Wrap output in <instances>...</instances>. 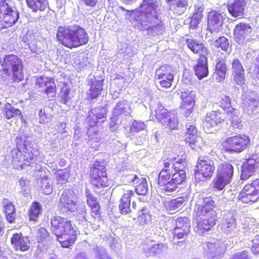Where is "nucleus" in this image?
Here are the masks:
<instances>
[{
    "label": "nucleus",
    "mask_w": 259,
    "mask_h": 259,
    "mask_svg": "<svg viewBox=\"0 0 259 259\" xmlns=\"http://www.w3.org/2000/svg\"><path fill=\"white\" fill-rule=\"evenodd\" d=\"M158 5L152 0H143L139 7L132 11L137 14L135 20L142 26H147V34L152 36L162 34L164 24L157 15Z\"/></svg>",
    "instance_id": "f257e3e1"
},
{
    "label": "nucleus",
    "mask_w": 259,
    "mask_h": 259,
    "mask_svg": "<svg viewBox=\"0 0 259 259\" xmlns=\"http://www.w3.org/2000/svg\"><path fill=\"white\" fill-rule=\"evenodd\" d=\"M175 160L169 157L162 159L163 167L158 175L157 184L164 192H173L186 179L185 170L176 166Z\"/></svg>",
    "instance_id": "f03ea898"
},
{
    "label": "nucleus",
    "mask_w": 259,
    "mask_h": 259,
    "mask_svg": "<svg viewBox=\"0 0 259 259\" xmlns=\"http://www.w3.org/2000/svg\"><path fill=\"white\" fill-rule=\"evenodd\" d=\"M50 230L61 247L69 248L77 239V231L72 221L60 215H54L50 220Z\"/></svg>",
    "instance_id": "7ed1b4c3"
},
{
    "label": "nucleus",
    "mask_w": 259,
    "mask_h": 259,
    "mask_svg": "<svg viewBox=\"0 0 259 259\" xmlns=\"http://www.w3.org/2000/svg\"><path fill=\"white\" fill-rule=\"evenodd\" d=\"M56 39L64 47L73 49L88 44L89 35L85 29L80 26H61L58 28Z\"/></svg>",
    "instance_id": "20e7f679"
},
{
    "label": "nucleus",
    "mask_w": 259,
    "mask_h": 259,
    "mask_svg": "<svg viewBox=\"0 0 259 259\" xmlns=\"http://www.w3.org/2000/svg\"><path fill=\"white\" fill-rule=\"evenodd\" d=\"M0 80L5 81L11 76L13 82H19L23 80V64L22 60L14 54L4 56L0 62Z\"/></svg>",
    "instance_id": "39448f33"
},
{
    "label": "nucleus",
    "mask_w": 259,
    "mask_h": 259,
    "mask_svg": "<svg viewBox=\"0 0 259 259\" xmlns=\"http://www.w3.org/2000/svg\"><path fill=\"white\" fill-rule=\"evenodd\" d=\"M152 120H156L163 127L171 132L179 128V119L177 110H168L161 103L157 104L150 113Z\"/></svg>",
    "instance_id": "423d86ee"
},
{
    "label": "nucleus",
    "mask_w": 259,
    "mask_h": 259,
    "mask_svg": "<svg viewBox=\"0 0 259 259\" xmlns=\"http://www.w3.org/2000/svg\"><path fill=\"white\" fill-rule=\"evenodd\" d=\"M90 178L91 184L98 189L104 188L109 186L105 165L96 160L90 167Z\"/></svg>",
    "instance_id": "0eeeda50"
},
{
    "label": "nucleus",
    "mask_w": 259,
    "mask_h": 259,
    "mask_svg": "<svg viewBox=\"0 0 259 259\" xmlns=\"http://www.w3.org/2000/svg\"><path fill=\"white\" fill-rule=\"evenodd\" d=\"M234 174V167L228 162L220 164L217 168L216 176L212 181L213 187L222 190L230 184Z\"/></svg>",
    "instance_id": "6e6552de"
},
{
    "label": "nucleus",
    "mask_w": 259,
    "mask_h": 259,
    "mask_svg": "<svg viewBox=\"0 0 259 259\" xmlns=\"http://www.w3.org/2000/svg\"><path fill=\"white\" fill-rule=\"evenodd\" d=\"M11 157L12 164L15 169H23L30 165L34 154L27 149L26 145L23 144L22 146L17 145L16 148L11 150Z\"/></svg>",
    "instance_id": "1a4fd4ad"
},
{
    "label": "nucleus",
    "mask_w": 259,
    "mask_h": 259,
    "mask_svg": "<svg viewBox=\"0 0 259 259\" xmlns=\"http://www.w3.org/2000/svg\"><path fill=\"white\" fill-rule=\"evenodd\" d=\"M19 17V12L13 10L6 0L0 1V30L13 26Z\"/></svg>",
    "instance_id": "9d476101"
},
{
    "label": "nucleus",
    "mask_w": 259,
    "mask_h": 259,
    "mask_svg": "<svg viewBox=\"0 0 259 259\" xmlns=\"http://www.w3.org/2000/svg\"><path fill=\"white\" fill-rule=\"evenodd\" d=\"M249 137L244 134H239L227 137L223 142L225 151L240 153L250 145Z\"/></svg>",
    "instance_id": "9b49d317"
},
{
    "label": "nucleus",
    "mask_w": 259,
    "mask_h": 259,
    "mask_svg": "<svg viewBox=\"0 0 259 259\" xmlns=\"http://www.w3.org/2000/svg\"><path fill=\"white\" fill-rule=\"evenodd\" d=\"M78 197L73 189H65L62 193L58 202L61 210L73 212L77 210Z\"/></svg>",
    "instance_id": "f8f14e48"
},
{
    "label": "nucleus",
    "mask_w": 259,
    "mask_h": 259,
    "mask_svg": "<svg viewBox=\"0 0 259 259\" xmlns=\"http://www.w3.org/2000/svg\"><path fill=\"white\" fill-rule=\"evenodd\" d=\"M238 199L243 203L250 204L259 199V178L243 187L239 193Z\"/></svg>",
    "instance_id": "ddd939ff"
},
{
    "label": "nucleus",
    "mask_w": 259,
    "mask_h": 259,
    "mask_svg": "<svg viewBox=\"0 0 259 259\" xmlns=\"http://www.w3.org/2000/svg\"><path fill=\"white\" fill-rule=\"evenodd\" d=\"M215 207V202L211 196L200 197L195 205L194 212L196 218L205 215H218Z\"/></svg>",
    "instance_id": "4468645a"
},
{
    "label": "nucleus",
    "mask_w": 259,
    "mask_h": 259,
    "mask_svg": "<svg viewBox=\"0 0 259 259\" xmlns=\"http://www.w3.org/2000/svg\"><path fill=\"white\" fill-rule=\"evenodd\" d=\"M219 106L230 116L232 127L238 129L242 127L241 120L238 115V111L237 109L232 107L231 100L229 97L227 96L222 97L219 102Z\"/></svg>",
    "instance_id": "2eb2a0df"
},
{
    "label": "nucleus",
    "mask_w": 259,
    "mask_h": 259,
    "mask_svg": "<svg viewBox=\"0 0 259 259\" xmlns=\"http://www.w3.org/2000/svg\"><path fill=\"white\" fill-rule=\"evenodd\" d=\"M35 84L38 88L44 89L43 92L49 100H52L55 98L57 88L54 77L45 75L38 76L36 79Z\"/></svg>",
    "instance_id": "dca6fc26"
},
{
    "label": "nucleus",
    "mask_w": 259,
    "mask_h": 259,
    "mask_svg": "<svg viewBox=\"0 0 259 259\" xmlns=\"http://www.w3.org/2000/svg\"><path fill=\"white\" fill-rule=\"evenodd\" d=\"M155 77L159 80V83L162 88H170L174 80L172 67L166 64L160 66L155 71Z\"/></svg>",
    "instance_id": "f3484780"
},
{
    "label": "nucleus",
    "mask_w": 259,
    "mask_h": 259,
    "mask_svg": "<svg viewBox=\"0 0 259 259\" xmlns=\"http://www.w3.org/2000/svg\"><path fill=\"white\" fill-rule=\"evenodd\" d=\"M215 166L213 161L207 158L200 157L198 159L195 170L196 179L199 175L206 180L210 179L213 175Z\"/></svg>",
    "instance_id": "a211bd4d"
},
{
    "label": "nucleus",
    "mask_w": 259,
    "mask_h": 259,
    "mask_svg": "<svg viewBox=\"0 0 259 259\" xmlns=\"http://www.w3.org/2000/svg\"><path fill=\"white\" fill-rule=\"evenodd\" d=\"M218 215H205L196 218V226L195 231L200 235H203L210 230L216 224Z\"/></svg>",
    "instance_id": "6ab92c4d"
},
{
    "label": "nucleus",
    "mask_w": 259,
    "mask_h": 259,
    "mask_svg": "<svg viewBox=\"0 0 259 259\" xmlns=\"http://www.w3.org/2000/svg\"><path fill=\"white\" fill-rule=\"evenodd\" d=\"M108 110L105 106H97L91 109L88 112L86 121L89 127L97 126L100 120L103 122L106 119Z\"/></svg>",
    "instance_id": "aec40b11"
},
{
    "label": "nucleus",
    "mask_w": 259,
    "mask_h": 259,
    "mask_svg": "<svg viewBox=\"0 0 259 259\" xmlns=\"http://www.w3.org/2000/svg\"><path fill=\"white\" fill-rule=\"evenodd\" d=\"M11 245L16 251H27L30 249V241L29 237L22 233H15L10 238Z\"/></svg>",
    "instance_id": "412c9836"
},
{
    "label": "nucleus",
    "mask_w": 259,
    "mask_h": 259,
    "mask_svg": "<svg viewBox=\"0 0 259 259\" xmlns=\"http://www.w3.org/2000/svg\"><path fill=\"white\" fill-rule=\"evenodd\" d=\"M224 23L223 16L215 11H210L207 15V30L210 33H217L222 29Z\"/></svg>",
    "instance_id": "4be33fe9"
},
{
    "label": "nucleus",
    "mask_w": 259,
    "mask_h": 259,
    "mask_svg": "<svg viewBox=\"0 0 259 259\" xmlns=\"http://www.w3.org/2000/svg\"><path fill=\"white\" fill-rule=\"evenodd\" d=\"M167 245L163 243L154 244L152 240L148 239L142 243L143 251L147 256L157 255L163 253L167 249Z\"/></svg>",
    "instance_id": "5701e85b"
},
{
    "label": "nucleus",
    "mask_w": 259,
    "mask_h": 259,
    "mask_svg": "<svg viewBox=\"0 0 259 259\" xmlns=\"http://www.w3.org/2000/svg\"><path fill=\"white\" fill-rule=\"evenodd\" d=\"M190 222L187 217H179L176 220L174 235L178 239H182L190 232Z\"/></svg>",
    "instance_id": "b1692460"
},
{
    "label": "nucleus",
    "mask_w": 259,
    "mask_h": 259,
    "mask_svg": "<svg viewBox=\"0 0 259 259\" xmlns=\"http://www.w3.org/2000/svg\"><path fill=\"white\" fill-rule=\"evenodd\" d=\"M207 253L209 259H221L226 251V247L220 241L206 242Z\"/></svg>",
    "instance_id": "393cba45"
},
{
    "label": "nucleus",
    "mask_w": 259,
    "mask_h": 259,
    "mask_svg": "<svg viewBox=\"0 0 259 259\" xmlns=\"http://www.w3.org/2000/svg\"><path fill=\"white\" fill-rule=\"evenodd\" d=\"M248 0H234L227 6L230 15L237 18H242L244 16L247 8Z\"/></svg>",
    "instance_id": "a878e982"
},
{
    "label": "nucleus",
    "mask_w": 259,
    "mask_h": 259,
    "mask_svg": "<svg viewBox=\"0 0 259 259\" xmlns=\"http://www.w3.org/2000/svg\"><path fill=\"white\" fill-rule=\"evenodd\" d=\"M225 119L223 113L220 111H211L206 113L203 123L207 128L213 127L223 122Z\"/></svg>",
    "instance_id": "bb28decb"
},
{
    "label": "nucleus",
    "mask_w": 259,
    "mask_h": 259,
    "mask_svg": "<svg viewBox=\"0 0 259 259\" xmlns=\"http://www.w3.org/2000/svg\"><path fill=\"white\" fill-rule=\"evenodd\" d=\"M251 31V27L248 24L240 22L237 24L233 31L234 39L238 44L244 41Z\"/></svg>",
    "instance_id": "cd10ccee"
},
{
    "label": "nucleus",
    "mask_w": 259,
    "mask_h": 259,
    "mask_svg": "<svg viewBox=\"0 0 259 259\" xmlns=\"http://www.w3.org/2000/svg\"><path fill=\"white\" fill-rule=\"evenodd\" d=\"M123 193L120 199L119 209L122 214H126L131 213V198L134 196L135 192L133 190L123 189Z\"/></svg>",
    "instance_id": "c85d7f7f"
},
{
    "label": "nucleus",
    "mask_w": 259,
    "mask_h": 259,
    "mask_svg": "<svg viewBox=\"0 0 259 259\" xmlns=\"http://www.w3.org/2000/svg\"><path fill=\"white\" fill-rule=\"evenodd\" d=\"M185 41L187 47L193 53L198 54L199 56L207 57L208 50L203 42L193 38H186Z\"/></svg>",
    "instance_id": "c756f323"
},
{
    "label": "nucleus",
    "mask_w": 259,
    "mask_h": 259,
    "mask_svg": "<svg viewBox=\"0 0 259 259\" xmlns=\"http://www.w3.org/2000/svg\"><path fill=\"white\" fill-rule=\"evenodd\" d=\"M3 212L5 214V219L10 224L15 222L16 218V208L13 203L8 198L2 200Z\"/></svg>",
    "instance_id": "7c9ffc66"
},
{
    "label": "nucleus",
    "mask_w": 259,
    "mask_h": 259,
    "mask_svg": "<svg viewBox=\"0 0 259 259\" xmlns=\"http://www.w3.org/2000/svg\"><path fill=\"white\" fill-rule=\"evenodd\" d=\"M232 73L234 80L237 84H241L244 80V70L238 58H234L231 63Z\"/></svg>",
    "instance_id": "2f4dec72"
},
{
    "label": "nucleus",
    "mask_w": 259,
    "mask_h": 259,
    "mask_svg": "<svg viewBox=\"0 0 259 259\" xmlns=\"http://www.w3.org/2000/svg\"><path fill=\"white\" fill-rule=\"evenodd\" d=\"M198 132L195 124L186 125V131L184 135V141L190 146L196 145L198 142Z\"/></svg>",
    "instance_id": "473e14b6"
},
{
    "label": "nucleus",
    "mask_w": 259,
    "mask_h": 259,
    "mask_svg": "<svg viewBox=\"0 0 259 259\" xmlns=\"http://www.w3.org/2000/svg\"><path fill=\"white\" fill-rule=\"evenodd\" d=\"M194 69L199 79L207 76L208 74L207 57L199 56Z\"/></svg>",
    "instance_id": "72a5a7b5"
},
{
    "label": "nucleus",
    "mask_w": 259,
    "mask_h": 259,
    "mask_svg": "<svg viewBox=\"0 0 259 259\" xmlns=\"http://www.w3.org/2000/svg\"><path fill=\"white\" fill-rule=\"evenodd\" d=\"M225 58H218L216 60V64L214 72V76L218 82L223 81L226 76L227 64Z\"/></svg>",
    "instance_id": "f704fd0d"
},
{
    "label": "nucleus",
    "mask_w": 259,
    "mask_h": 259,
    "mask_svg": "<svg viewBox=\"0 0 259 259\" xmlns=\"http://www.w3.org/2000/svg\"><path fill=\"white\" fill-rule=\"evenodd\" d=\"M203 11L204 7L202 5L194 6V10L190 17L189 26L190 28L195 29L198 27L203 18Z\"/></svg>",
    "instance_id": "c9c22d12"
},
{
    "label": "nucleus",
    "mask_w": 259,
    "mask_h": 259,
    "mask_svg": "<svg viewBox=\"0 0 259 259\" xmlns=\"http://www.w3.org/2000/svg\"><path fill=\"white\" fill-rule=\"evenodd\" d=\"M42 210V206L39 202L37 201H33L27 211V217L29 221L34 223L37 222L40 215L41 214Z\"/></svg>",
    "instance_id": "e433bc0d"
},
{
    "label": "nucleus",
    "mask_w": 259,
    "mask_h": 259,
    "mask_svg": "<svg viewBox=\"0 0 259 259\" xmlns=\"http://www.w3.org/2000/svg\"><path fill=\"white\" fill-rule=\"evenodd\" d=\"M104 79H94L91 82V87L88 93L90 99H95L100 96L103 88Z\"/></svg>",
    "instance_id": "4c0bfd02"
},
{
    "label": "nucleus",
    "mask_w": 259,
    "mask_h": 259,
    "mask_svg": "<svg viewBox=\"0 0 259 259\" xmlns=\"http://www.w3.org/2000/svg\"><path fill=\"white\" fill-rule=\"evenodd\" d=\"M132 182L137 181L136 185L135 186V191L138 195H145L148 191V188L147 181L145 178L142 177H138L136 175L133 176V179L131 180Z\"/></svg>",
    "instance_id": "58836bf2"
},
{
    "label": "nucleus",
    "mask_w": 259,
    "mask_h": 259,
    "mask_svg": "<svg viewBox=\"0 0 259 259\" xmlns=\"http://www.w3.org/2000/svg\"><path fill=\"white\" fill-rule=\"evenodd\" d=\"M131 112V108L128 102L122 100L118 102L113 110V114L116 116H127Z\"/></svg>",
    "instance_id": "ea45409f"
},
{
    "label": "nucleus",
    "mask_w": 259,
    "mask_h": 259,
    "mask_svg": "<svg viewBox=\"0 0 259 259\" xmlns=\"http://www.w3.org/2000/svg\"><path fill=\"white\" fill-rule=\"evenodd\" d=\"M28 7L34 12L44 11L49 7L48 0H26Z\"/></svg>",
    "instance_id": "a19ab883"
},
{
    "label": "nucleus",
    "mask_w": 259,
    "mask_h": 259,
    "mask_svg": "<svg viewBox=\"0 0 259 259\" xmlns=\"http://www.w3.org/2000/svg\"><path fill=\"white\" fill-rule=\"evenodd\" d=\"M2 112L5 117L7 119L22 116L21 111L13 107L10 103H6L2 109Z\"/></svg>",
    "instance_id": "79ce46f5"
},
{
    "label": "nucleus",
    "mask_w": 259,
    "mask_h": 259,
    "mask_svg": "<svg viewBox=\"0 0 259 259\" xmlns=\"http://www.w3.org/2000/svg\"><path fill=\"white\" fill-rule=\"evenodd\" d=\"M71 88L69 84L66 82L62 83V87L60 89L59 97L60 102L64 104H67L71 99Z\"/></svg>",
    "instance_id": "37998d69"
},
{
    "label": "nucleus",
    "mask_w": 259,
    "mask_h": 259,
    "mask_svg": "<svg viewBox=\"0 0 259 259\" xmlns=\"http://www.w3.org/2000/svg\"><path fill=\"white\" fill-rule=\"evenodd\" d=\"M132 207L134 209H138L137 214V219L144 220V223H145V217L147 214V207L142 205V202L140 201L137 203L133 201L132 203Z\"/></svg>",
    "instance_id": "c03bdc74"
},
{
    "label": "nucleus",
    "mask_w": 259,
    "mask_h": 259,
    "mask_svg": "<svg viewBox=\"0 0 259 259\" xmlns=\"http://www.w3.org/2000/svg\"><path fill=\"white\" fill-rule=\"evenodd\" d=\"M214 46L218 49H221L222 51L227 52L230 50L231 47L229 40L224 36H220L214 41Z\"/></svg>",
    "instance_id": "a18cd8bd"
},
{
    "label": "nucleus",
    "mask_w": 259,
    "mask_h": 259,
    "mask_svg": "<svg viewBox=\"0 0 259 259\" xmlns=\"http://www.w3.org/2000/svg\"><path fill=\"white\" fill-rule=\"evenodd\" d=\"M236 226V221L232 215L227 216L222 224V228L225 232H230Z\"/></svg>",
    "instance_id": "49530a36"
},
{
    "label": "nucleus",
    "mask_w": 259,
    "mask_h": 259,
    "mask_svg": "<svg viewBox=\"0 0 259 259\" xmlns=\"http://www.w3.org/2000/svg\"><path fill=\"white\" fill-rule=\"evenodd\" d=\"M40 188L43 194L50 195L53 191V186L50 183L47 176H44L40 179Z\"/></svg>",
    "instance_id": "de8ad7c7"
},
{
    "label": "nucleus",
    "mask_w": 259,
    "mask_h": 259,
    "mask_svg": "<svg viewBox=\"0 0 259 259\" xmlns=\"http://www.w3.org/2000/svg\"><path fill=\"white\" fill-rule=\"evenodd\" d=\"M86 202L89 209L95 207L100 204L99 201L97 197L94 196L89 189H86L85 191Z\"/></svg>",
    "instance_id": "09e8293b"
},
{
    "label": "nucleus",
    "mask_w": 259,
    "mask_h": 259,
    "mask_svg": "<svg viewBox=\"0 0 259 259\" xmlns=\"http://www.w3.org/2000/svg\"><path fill=\"white\" fill-rule=\"evenodd\" d=\"M245 164H249L248 166L256 171L259 168V155L256 153L251 154L249 157L246 158L243 162Z\"/></svg>",
    "instance_id": "8fccbe9b"
},
{
    "label": "nucleus",
    "mask_w": 259,
    "mask_h": 259,
    "mask_svg": "<svg viewBox=\"0 0 259 259\" xmlns=\"http://www.w3.org/2000/svg\"><path fill=\"white\" fill-rule=\"evenodd\" d=\"M196 102H181L180 108L186 117H189L194 110Z\"/></svg>",
    "instance_id": "3c124183"
},
{
    "label": "nucleus",
    "mask_w": 259,
    "mask_h": 259,
    "mask_svg": "<svg viewBox=\"0 0 259 259\" xmlns=\"http://www.w3.org/2000/svg\"><path fill=\"white\" fill-rule=\"evenodd\" d=\"M146 127V125L144 122L134 120L130 125L129 133L131 135H134L135 133L144 130Z\"/></svg>",
    "instance_id": "603ef678"
},
{
    "label": "nucleus",
    "mask_w": 259,
    "mask_h": 259,
    "mask_svg": "<svg viewBox=\"0 0 259 259\" xmlns=\"http://www.w3.org/2000/svg\"><path fill=\"white\" fill-rule=\"evenodd\" d=\"M182 102H196L195 94L193 90L186 89L181 93Z\"/></svg>",
    "instance_id": "864d4df0"
},
{
    "label": "nucleus",
    "mask_w": 259,
    "mask_h": 259,
    "mask_svg": "<svg viewBox=\"0 0 259 259\" xmlns=\"http://www.w3.org/2000/svg\"><path fill=\"white\" fill-rule=\"evenodd\" d=\"M188 6L187 0H178L174 8V12L176 15H181L185 12Z\"/></svg>",
    "instance_id": "5fc2aeb1"
},
{
    "label": "nucleus",
    "mask_w": 259,
    "mask_h": 259,
    "mask_svg": "<svg viewBox=\"0 0 259 259\" xmlns=\"http://www.w3.org/2000/svg\"><path fill=\"white\" fill-rule=\"evenodd\" d=\"M248 165H250L245 164L244 163H243L242 165L241 179L242 180H247L250 177L252 176L255 172L254 170L250 168Z\"/></svg>",
    "instance_id": "6e6d98bb"
},
{
    "label": "nucleus",
    "mask_w": 259,
    "mask_h": 259,
    "mask_svg": "<svg viewBox=\"0 0 259 259\" xmlns=\"http://www.w3.org/2000/svg\"><path fill=\"white\" fill-rule=\"evenodd\" d=\"M69 178V173L67 170L59 169L56 176V179L58 184H63L68 181Z\"/></svg>",
    "instance_id": "4d7b16f0"
},
{
    "label": "nucleus",
    "mask_w": 259,
    "mask_h": 259,
    "mask_svg": "<svg viewBox=\"0 0 259 259\" xmlns=\"http://www.w3.org/2000/svg\"><path fill=\"white\" fill-rule=\"evenodd\" d=\"M90 210V214L94 221L102 220V210L100 205L93 207Z\"/></svg>",
    "instance_id": "13d9d810"
},
{
    "label": "nucleus",
    "mask_w": 259,
    "mask_h": 259,
    "mask_svg": "<svg viewBox=\"0 0 259 259\" xmlns=\"http://www.w3.org/2000/svg\"><path fill=\"white\" fill-rule=\"evenodd\" d=\"M38 116L39 123L41 124L48 123L51 117V115L48 113L45 109H40L39 110Z\"/></svg>",
    "instance_id": "bf43d9fd"
},
{
    "label": "nucleus",
    "mask_w": 259,
    "mask_h": 259,
    "mask_svg": "<svg viewBox=\"0 0 259 259\" xmlns=\"http://www.w3.org/2000/svg\"><path fill=\"white\" fill-rule=\"evenodd\" d=\"M67 124L65 122H60L57 124L55 126L56 133L54 134H63L67 133L66 131Z\"/></svg>",
    "instance_id": "052dcab7"
},
{
    "label": "nucleus",
    "mask_w": 259,
    "mask_h": 259,
    "mask_svg": "<svg viewBox=\"0 0 259 259\" xmlns=\"http://www.w3.org/2000/svg\"><path fill=\"white\" fill-rule=\"evenodd\" d=\"M251 251L255 254H259V235H256L252 240Z\"/></svg>",
    "instance_id": "680f3d73"
},
{
    "label": "nucleus",
    "mask_w": 259,
    "mask_h": 259,
    "mask_svg": "<svg viewBox=\"0 0 259 259\" xmlns=\"http://www.w3.org/2000/svg\"><path fill=\"white\" fill-rule=\"evenodd\" d=\"M181 204L182 202L178 200V199H172L168 202L167 208L169 210H175L176 208L179 207Z\"/></svg>",
    "instance_id": "e2e57ef3"
},
{
    "label": "nucleus",
    "mask_w": 259,
    "mask_h": 259,
    "mask_svg": "<svg viewBox=\"0 0 259 259\" xmlns=\"http://www.w3.org/2000/svg\"><path fill=\"white\" fill-rule=\"evenodd\" d=\"M49 235V233L46 229L44 228H40L38 230V234L37 237L38 238L39 241H42L48 237Z\"/></svg>",
    "instance_id": "0e129e2a"
},
{
    "label": "nucleus",
    "mask_w": 259,
    "mask_h": 259,
    "mask_svg": "<svg viewBox=\"0 0 259 259\" xmlns=\"http://www.w3.org/2000/svg\"><path fill=\"white\" fill-rule=\"evenodd\" d=\"M250 257L247 251H242L240 253H236L230 259H250Z\"/></svg>",
    "instance_id": "69168bd1"
},
{
    "label": "nucleus",
    "mask_w": 259,
    "mask_h": 259,
    "mask_svg": "<svg viewBox=\"0 0 259 259\" xmlns=\"http://www.w3.org/2000/svg\"><path fill=\"white\" fill-rule=\"evenodd\" d=\"M176 158L175 163H179L180 164H184L187 163V155L186 153H183L181 155H178L177 157H172Z\"/></svg>",
    "instance_id": "338daca9"
},
{
    "label": "nucleus",
    "mask_w": 259,
    "mask_h": 259,
    "mask_svg": "<svg viewBox=\"0 0 259 259\" xmlns=\"http://www.w3.org/2000/svg\"><path fill=\"white\" fill-rule=\"evenodd\" d=\"M82 3L87 6L90 7H95L98 2V0H79Z\"/></svg>",
    "instance_id": "774afa93"
}]
</instances>
